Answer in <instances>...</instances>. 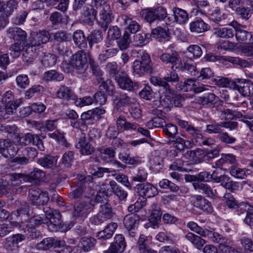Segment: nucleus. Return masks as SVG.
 Returning a JSON list of instances; mask_svg holds the SVG:
<instances>
[{
  "label": "nucleus",
  "instance_id": "nucleus-1",
  "mask_svg": "<svg viewBox=\"0 0 253 253\" xmlns=\"http://www.w3.org/2000/svg\"><path fill=\"white\" fill-rule=\"evenodd\" d=\"M108 1L109 0H92V2L94 7L99 10V15L102 20L101 24L102 30L105 31L109 27L108 32H118L119 29L117 26L109 25L113 17L111 16L110 6L107 4Z\"/></svg>",
  "mask_w": 253,
  "mask_h": 253
},
{
  "label": "nucleus",
  "instance_id": "nucleus-2",
  "mask_svg": "<svg viewBox=\"0 0 253 253\" xmlns=\"http://www.w3.org/2000/svg\"><path fill=\"white\" fill-rule=\"evenodd\" d=\"M133 34V42L135 46H142L149 42L151 37L159 42H166L170 39L169 33H131Z\"/></svg>",
  "mask_w": 253,
  "mask_h": 253
},
{
  "label": "nucleus",
  "instance_id": "nucleus-3",
  "mask_svg": "<svg viewBox=\"0 0 253 253\" xmlns=\"http://www.w3.org/2000/svg\"><path fill=\"white\" fill-rule=\"evenodd\" d=\"M16 37L18 41L23 42V45L36 46L45 43L49 40V33H31L28 39H26V33H19Z\"/></svg>",
  "mask_w": 253,
  "mask_h": 253
},
{
  "label": "nucleus",
  "instance_id": "nucleus-4",
  "mask_svg": "<svg viewBox=\"0 0 253 253\" xmlns=\"http://www.w3.org/2000/svg\"><path fill=\"white\" fill-rule=\"evenodd\" d=\"M150 62L149 55L147 53H143L141 56V60H136L133 62V75L139 77L145 74L150 73L152 71Z\"/></svg>",
  "mask_w": 253,
  "mask_h": 253
},
{
  "label": "nucleus",
  "instance_id": "nucleus-5",
  "mask_svg": "<svg viewBox=\"0 0 253 253\" xmlns=\"http://www.w3.org/2000/svg\"><path fill=\"white\" fill-rule=\"evenodd\" d=\"M93 209V205L90 201H81L75 206L73 218L80 221L84 220Z\"/></svg>",
  "mask_w": 253,
  "mask_h": 253
},
{
  "label": "nucleus",
  "instance_id": "nucleus-6",
  "mask_svg": "<svg viewBox=\"0 0 253 253\" xmlns=\"http://www.w3.org/2000/svg\"><path fill=\"white\" fill-rule=\"evenodd\" d=\"M99 211L91 218L92 224L99 225L104 221L111 219L113 215L112 209L110 205L107 202L100 206Z\"/></svg>",
  "mask_w": 253,
  "mask_h": 253
},
{
  "label": "nucleus",
  "instance_id": "nucleus-7",
  "mask_svg": "<svg viewBox=\"0 0 253 253\" xmlns=\"http://www.w3.org/2000/svg\"><path fill=\"white\" fill-rule=\"evenodd\" d=\"M28 198L31 204L36 207L44 205L49 201L47 193L42 192L36 187L32 188L29 190Z\"/></svg>",
  "mask_w": 253,
  "mask_h": 253
},
{
  "label": "nucleus",
  "instance_id": "nucleus-8",
  "mask_svg": "<svg viewBox=\"0 0 253 253\" xmlns=\"http://www.w3.org/2000/svg\"><path fill=\"white\" fill-rule=\"evenodd\" d=\"M102 188L104 192L108 195L115 194L120 200L125 201L127 196V193L117 184L114 180H111L109 184H102Z\"/></svg>",
  "mask_w": 253,
  "mask_h": 253
},
{
  "label": "nucleus",
  "instance_id": "nucleus-9",
  "mask_svg": "<svg viewBox=\"0 0 253 253\" xmlns=\"http://www.w3.org/2000/svg\"><path fill=\"white\" fill-rule=\"evenodd\" d=\"M115 80L119 87L124 90L134 91L141 87L139 83L132 81L127 75H117Z\"/></svg>",
  "mask_w": 253,
  "mask_h": 253
},
{
  "label": "nucleus",
  "instance_id": "nucleus-10",
  "mask_svg": "<svg viewBox=\"0 0 253 253\" xmlns=\"http://www.w3.org/2000/svg\"><path fill=\"white\" fill-rule=\"evenodd\" d=\"M107 39L109 41L117 40L119 48L121 50L126 49L130 43V35L128 33H107Z\"/></svg>",
  "mask_w": 253,
  "mask_h": 253
},
{
  "label": "nucleus",
  "instance_id": "nucleus-11",
  "mask_svg": "<svg viewBox=\"0 0 253 253\" xmlns=\"http://www.w3.org/2000/svg\"><path fill=\"white\" fill-rule=\"evenodd\" d=\"M172 90L170 88V92L169 93L164 92L165 94L160 96V102L162 105L166 107L171 105H174L175 107H180L182 105L184 99L180 95H174L173 96Z\"/></svg>",
  "mask_w": 253,
  "mask_h": 253
},
{
  "label": "nucleus",
  "instance_id": "nucleus-12",
  "mask_svg": "<svg viewBox=\"0 0 253 253\" xmlns=\"http://www.w3.org/2000/svg\"><path fill=\"white\" fill-rule=\"evenodd\" d=\"M26 238L25 235L22 234H13L5 239L4 246L10 252H16L18 250V244Z\"/></svg>",
  "mask_w": 253,
  "mask_h": 253
},
{
  "label": "nucleus",
  "instance_id": "nucleus-13",
  "mask_svg": "<svg viewBox=\"0 0 253 253\" xmlns=\"http://www.w3.org/2000/svg\"><path fill=\"white\" fill-rule=\"evenodd\" d=\"M233 88L244 96H253V83L250 81L240 80L234 83Z\"/></svg>",
  "mask_w": 253,
  "mask_h": 253
},
{
  "label": "nucleus",
  "instance_id": "nucleus-14",
  "mask_svg": "<svg viewBox=\"0 0 253 253\" xmlns=\"http://www.w3.org/2000/svg\"><path fill=\"white\" fill-rule=\"evenodd\" d=\"M161 60L166 63H171L172 69H180L182 67V62L181 59L176 51L171 53H163L160 56Z\"/></svg>",
  "mask_w": 253,
  "mask_h": 253
},
{
  "label": "nucleus",
  "instance_id": "nucleus-15",
  "mask_svg": "<svg viewBox=\"0 0 253 253\" xmlns=\"http://www.w3.org/2000/svg\"><path fill=\"white\" fill-rule=\"evenodd\" d=\"M135 189L140 195L147 198L153 197L158 193L157 189L149 183L138 184L136 185Z\"/></svg>",
  "mask_w": 253,
  "mask_h": 253
},
{
  "label": "nucleus",
  "instance_id": "nucleus-16",
  "mask_svg": "<svg viewBox=\"0 0 253 253\" xmlns=\"http://www.w3.org/2000/svg\"><path fill=\"white\" fill-rule=\"evenodd\" d=\"M191 202L193 205L198 209L208 213H211L213 211L211 203L201 195H197L191 198Z\"/></svg>",
  "mask_w": 253,
  "mask_h": 253
},
{
  "label": "nucleus",
  "instance_id": "nucleus-17",
  "mask_svg": "<svg viewBox=\"0 0 253 253\" xmlns=\"http://www.w3.org/2000/svg\"><path fill=\"white\" fill-rule=\"evenodd\" d=\"M80 152L83 155H90L94 151V147L86 139L85 136L79 138L76 144Z\"/></svg>",
  "mask_w": 253,
  "mask_h": 253
},
{
  "label": "nucleus",
  "instance_id": "nucleus-18",
  "mask_svg": "<svg viewBox=\"0 0 253 253\" xmlns=\"http://www.w3.org/2000/svg\"><path fill=\"white\" fill-rule=\"evenodd\" d=\"M126 247L124 236L122 234L116 235L114 238V242L112 243L109 249V253H122Z\"/></svg>",
  "mask_w": 253,
  "mask_h": 253
},
{
  "label": "nucleus",
  "instance_id": "nucleus-19",
  "mask_svg": "<svg viewBox=\"0 0 253 253\" xmlns=\"http://www.w3.org/2000/svg\"><path fill=\"white\" fill-rule=\"evenodd\" d=\"M203 237L207 238L213 243L218 244L219 247L228 243V239L226 237L213 231L205 229Z\"/></svg>",
  "mask_w": 253,
  "mask_h": 253
},
{
  "label": "nucleus",
  "instance_id": "nucleus-20",
  "mask_svg": "<svg viewBox=\"0 0 253 253\" xmlns=\"http://www.w3.org/2000/svg\"><path fill=\"white\" fill-rule=\"evenodd\" d=\"M150 215L149 218L150 222L153 224L154 228L158 227L159 222L161 220L162 212L159 206L156 203H153L149 209Z\"/></svg>",
  "mask_w": 253,
  "mask_h": 253
},
{
  "label": "nucleus",
  "instance_id": "nucleus-21",
  "mask_svg": "<svg viewBox=\"0 0 253 253\" xmlns=\"http://www.w3.org/2000/svg\"><path fill=\"white\" fill-rule=\"evenodd\" d=\"M87 63V57L85 52L80 51L73 55L71 58V65L78 69L83 68Z\"/></svg>",
  "mask_w": 253,
  "mask_h": 253
},
{
  "label": "nucleus",
  "instance_id": "nucleus-22",
  "mask_svg": "<svg viewBox=\"0 0 253 253\" xmlns=\"http://www.w3.org/2000/svg\"><path fill=\"white\" fill-rule=\"evenodd\" d=\"M117 227L118 225L116 223H110L105 227L104 230L98 232L97 235L98 239L103 241L110 239Z\"/></svg>",
  "mask_w": 253,
  "mask_h": 253
},
{
  "label": "nucleus",
  "instance_id": "nucleus-23",
  "mask_svg": "<svg viewBox=\"0 0 253 253\" xmlns=\"http://www.w3.org/2000/svg\"><path fill=\"white\" fill-rule=\"evenodd\" d=\"M5 106H4L0 103V120L6 119V114H12L15 112L18 104L16 101L9 102L5 103Z\"/></svg>",
  "mask_w": 253,
  "mask_h": 253
},
{
  "label": "nucleus",
  "instance_id": "nucleus-24",
  "mask_svg": "<svg viewBox=\"0 0 253 253\" xmlns=\"http://www.w3.org/2000/svg\"><path fill=\"white\" fill-rule=\"evenodd\" d=\"M45 213V218H47L48 222L54 226H59L61 223V214L57 210L49 208L44 211Z\"/></svg>",
  "mask_w": 253,
  "mask_h": 253
},
{
  "label": "nucleus",
  "instance_id": "nucleus-25",
  "mask_svg": "<svg viewBox=\"0 0 253 253\" xmlns=\"http://www.w3.org/2000/svg\"><path fill=\"white\" fill-rule=\"evenodd\" d=\"M56 95L58 98L67 101L74 100L76 99V95L73 91L69 87L65 85L60 86L57 91Z\"/></svg>",
  "mask_w": 253,
  "mask_h": 253
},
{
  "label": "nucleus",
  "instance_id": "nucleus-26",
  "mask_svg": "<svg viewBox=\"0 0 253 253\" xmlns=\"http://www.w3.org/2000/svg\"><path fill=\"white\" fill-rule=\"evenodd\" d=\"M91 179V177L89 175L86 176L84 178H82V179L80 180L82 184L75 190L69 193V198L72 200L79 198L82 195L86 187L85 183L90 181Z\"/></svg>",
  "mask_w": 253,
  "mask_h": 253
},
{
  "label": "nucleus",
  "instance_id": "nucleus-27",
  "mask_svg": "<svg viewBox=\"0 0 253 253\" xmlns=\"http://www.w3.org/2000/svg\"><path fill=\"white\" fill-rule=\"evenodd\" d=\"M193 184L195 190L198 191L201 193L206 195L209 197L213 198L214 195L218 196L219 195L216 192H213V188L207 184L194 182Z\"/></svg>",
  "mask_w": 253,
  "mask_h": 253
},
{
  "label": "nucleus",
  "instance_id": "nucleus-28",
  "mask_svg": "<svg viewBox=\"0 0 253 253\" xmlns=\"http://www.w3.org/2000/svg\"><path fill=\"white\" fill-rule=\"evenodd\" d=\"M58 158L57 156L46 155L39 158L38 164L44 168L50 169L56 165Z\"/></svg>",
  "mask_w": 253,
  "mask_h": 253
},
{
  "label": "nucleus",
  "instance_id": "nucleus-29",
  "mask_svg": "<svg viewBox=\"0 0 253 253\" xmlns=\"http://www.w3.org/2000/svg\"><path fill=\"white\" fill-rule=\"evenodd\" d=\"M191 32H206L210 30V26L201 19H197L190 24Z\"/></svg>",
  "mask_w": 253,
  "mask_h": 253
},
{
  "label": "nucleus",
  "instance_id": "nucleus-30",
  "mask_svg": "<svg viewBox=\"0 0 253 253\" xmlns=\"http://www.w3.org/2000/svg\"><path fill=\"white\" fill-rule=\"evenodd\" d=\"M139 222V217L136 214H128L124 219V224L127 230H134Z\"/></svg>",
  "mask_w": 253,
  "mask_h": 253
},
{
  "label": "nucleus",
  "instance_id": "nucleus-31",
  "mask_svg": "<svg viewBox=\"0 0 253 253\" xmlns=\"http://www.w3.org/2000/svg\"><path fill=\"white\" fill-rule=\"evenodd\" d=\"M100 158L105 162H112L115 156V151L112 148L103 147L98 149Z\"/></svg>",
  "mask_w": 253,
  "mask_h": 253
},
{
  "label": "nucleus",
  "instance_id": "nucleus-32",
  "mask_svg": "<svg viewBox=\"0 0 253 253\" xmlns=\"http://www.w3.org/2000/svg\"><path fill=\"white\" fill-rule=\"evenodd\" d=\"M16 33L17 34L14 36V39L17 41V42L12 45L9 48V50L11 51L10 55L14 58L19 57L20 55L21 52L24 49V47L27 46L23 45L22 41L20 40L18 41L16 39V37L18 34V33Z\"/></svg>",
  "mask_w": 253,
  "mask_h": 253
},
{
  "label": "nucleus",
  "instance_id": "nucleus-33",
  "mask_svg": "<svg viewBox=\"0 0 253 253\" xmlns=\"http://www.w3.org/2000/svg\"><path fill=\"white\" fill-rule=\"evenodd\" d=\"M97 11L91 6L86 7L84 11L83 21L89 25H91L96 18Z\"/></svg>",
  "mask_w": 253,
  "mask_h": 253
},
{
  "label": "nucleus",
  "instance_id": "nucleus-34",
  "mask_svg": "<svg viewBox=\"0 0 253 253\" xmlns=\"http://www.w3.org/2000/svg\"><path fill=\"white\" fill-rule=\"evenodd\" d=\"M137 247L140 253H156L155 251L147 246V237L144 235H141L139 237Z\"/></svg>",
  "mask_w": 253,
  "mask_h": 253
},
{
  "label": "nucleus",
  "instance_id": "nucleus-35",
  "mask_svg": "<svg viewBox=\"0 0 253 253\" xmlns=\"http://www.w3.org/2000/svg\"><path fill=\"white\" fill-rule=\"evenodd\" d=\"M28 178L27 182H32L35 181V182H40L44 177L45 174L43 171L38 169L35 168L29 175L27 174Z\"/></svg>",
  "mask_w": 253,
  "mask_h": 253
},
{
  "label": "nucleus",
  "instance_id": "nucleus-36",
  "mask_svg": "<svg viewBox=\"0 0 253 253\" xmlns=\"http://www.w3.org/2000/svg\"><path fill=\"white\" fill-rule=\"evenodd\" d=\"M28 178L27 174L20 173H15L10 176L11 185L13 186H19L22 181L27 182Z\"/></svg>",
  "mask_w": 253,
  "mask_h": 253
},
{
  "label": "nucleus",
  "instance_id": "nucleus-37",
  "mask_svg": "<svg viewBox=\"0 0 253 253\" xmlns=\"http://www.w3.org/2000/svg\"><path fill=\"white\" fill-rule=\"evenodd\" d=\"M250 170L241 169L235 166H232L230 170L231 175L239 179H245L247 175L250 173Z\"/></svg>",
  "mask_w": 253,
  "mask_h": 253
},
{
  "label": "nucleus",
  "instance_id": "nucleus-38",
  "mask_svg": "<svg viewBox=\"0 0 253 253\" xmlns=\"http://www.w3.org/2000/svg\"><path fill=\"white\" fill-rule=\"evenodd\" d=\"M175 21L179 24H183L188 19V15L186 11L179 8L173 10Z\"/></svg>",
  "mask_w": 253,
  "mask_h": 253
},
{
  "label": "nucleus",
  "instance_id": "nucleus-39",
  "mask_svg": "<svg viewBox=\"0 0 253 253\" xmlns=\"http://www.w3.org/2000/svg\"><path fill=\"white\" fill-rule=\"evenodd\" d=\"M95 244V240L92 238L84 237L79 243V247L84 252L90 251Z\"/></svg>",
  "mask_w": 253,
  "mask_h": 253
},
{
  "label": "nucleus",
  "instance_id": "nucleus-40",
  "mask_svg": "<svg viewBox=\"0 0 253 253\" xmlns=\"http://www.w3.org/2000/svg\"><path fill=\"white\" fill-rule=\"evenodd\" d=\"M56 56L50 53H44L41 59L42 64L45 67L54 66L56 64Z\"/></svg>",
  "mask_w": 253,
  "mask_h": 253
},
{
  "label": "nucleus",
  "instance_id": "nucleus-41",
  "mask_svg": "<svg viewBox=\"0 0 253 253\" xmlns=\"http://www.w3.org/2000/svg\"><path fill=\"white\" fill-rule=\"evenodd\" d=\"M165 125V119L158 116L154 117L146 123V126L150 129L155 127H163Z\"/></svg>",
  "mask_w": 253,
  "mask_h": 253
},
{
  "label": "nucleus",
  "instance_id": "nucleus-42",
  "mask_svg": "<svg viewBox=\"0 0 253 253\" xmlns=\"http://www.w3.org/2000/svg\"><path fill=\"white\" fill-rule=\"evenodd\" d=\"M36 134L28 133L20 137H17L16 142L22 145H28L31 143L33 144Z\"/></svg>",
  "mask_w": 253,
  "mask_h": 253
},
{
  "label": "nucleus",
  "instance_id": "nucleus-43",
  "mask_svg": "<svg viewBox=\"0 0 253 253\" xmlns=\"http://www.w3.org/2000/svg\"><path fill=\"white\" fill-rule=\"evenodd\" d=\"M100 80L102 81L99 87L100 90H105L108 95H112L114 93L115 87L112 84V82L110 80L104 81V78H101Z\"/></svg>",
  "mask_w": 253,
  "mask_h": 253
},
{
  "label": "nucleus",
  "instance_id": "nucleus-44",
  "mask_svg": "<svg viewBox=\"0 0 253 253\" xmlns=\"http://www.w3.org/2000/svg\"><path fill=\"white\" fill-rule=\"evenodd\" d=\"M150 82L154 85H157L162 87V89L165 91V92L168 93L170 92V87L169 84L165 80H163V79L156 77H152L150 78Z\"/></svg>",
  "mask_w": 253,
  "mask_h": 253
},
{
  "label": "nucleus",
  "instance_id": "nucleus-45",
  "mask_svg": "<svg viewBox=\"0 0 253 253\" xmlns=\"http://www.w3.org/2000/svg\"><path fill=\"white\" fill-rule=\"evenodd\" d=\"M43 78L46 81H61L63 80L64 76L63 74L57 72L55 70H51L45 72Z\"/></svg>",
  "mask_w": 253,
  "mask_h": 253
},
{
  "label": "nucleus",
  "instance_id": "nucleus-46",
  "mask_svg": "<svg viewBox=\"0 0 253 253\" xmlns=\"http://www.w3.org/2000/svg\"><path fill=\"white\" fill-rule=\"evenodd\" d=\"M253 10L249 7H239L236 12L238 15L243 19L248 20L252 15Z\"/></svg>",
  "mask_w": 253,
  "mask_h": 253
},
{
  "label": "nucleus",
  "instance_id": "nucleus-47",
  "mask_svg": "<svg viewBox=\"0 0 253 253\" xmlns=\"http://www.w3.org/2000/svg\"><path fill=\"white\" fill-rule=\"evenodd\" d=\"M24 232L27 238L31 239H37L42 236V233L35 227L30 226L29 224H26V229Z\"/></svg>",
  "mask_w": 253,
  "mask_h": 253
},
{
  "label": "nucleus",
  "instance_id": "nucleus-48",
  "mask_svg": "<svg viewBox=\"0 0 253 253\" xmlns=\"http://www.w3.org/2000/svg\"><path fill=\"white\" fill-rule=\"evenodd\" d=\"M73 39L76 44L80 48L86 46V41L84 33H74Z\"/></svg>",
  "mask_w": 253,
  "mask_h": 253
},
{
  "label": "nucleus",
  "instance_id": "nucleus-49",
  "mask_svg": "<svg viewBox=\"0 0 253 253\" xmlns=\"http://www.w3.org/2000/svg\"><path fill=\"white\" fill-rule=\"evenodd\" d=\"M163 158L160 156H155L151 161V169L155 172H159L163 167Z\"/></svg>",
  "mask_w": 253,
  "mask_h": 253
},
{
  "label": "nucleus",
  "instance_id": "nucleus-50",
  "mask_svg": "<svg viewBox=\"0 0 253 253\" xmlns=\"http://www.w3.org/2000/svg\"><path fill=\"white\" fill-rule=\"evenodd\" d=\"M156 239L163 243H172L174 241L173 235L166 231L159 232L156 236Z\"/></svg>",
  "mask_w": 253,
  "mask_h": 253
},
{
  "label": "nucleus",
  "instance_id": "nucleus-51",
  "mask_svg": "<svg viewBox=\"0 0 253 253\" xmlns=\"http://www.w3.org/2000/svg\"><path fill=\"white\" fill-rule=\"evenodd\" d=\"M223 198L226 206L229 208L234 209V208L237 207L238 203L231 193H225Z\"/></svg>",
  "mask_w": 253,
  "mask_h": 253
},
{
  "label": "nucleus",
  "instance_id": "nucleus-52",
  "mask_svg": "<svg viewBox=\"0 0 253 253\" xmlns=\"http://www.w3.org/2000/svg\"><path fill=\"white\" fill-rule=\"evenodd\" d=\"M46 109V106L42 103H33L31 105V107H27L24 108V110L27 111V115L30 114L31 111L38 113H41L44 111Z\"/></svg>",
  "mask_w": 253,
  "mask_h": 253
},
{
  "label": "nucleus",
  "instance_id": "nucleus-53",
  "mask_svg": "<svg viewBox=\"0 0 253 253\" xmlns=\"http://www.w3.org/2000/svg\"><path fill=\"white\" fill-rule=\"evenodd\" d=\"M54 244V239L52 238H47L39 243L37 248L42 250H47L52 247Z\"/></svg>",
  "mask_w": 253,
  "mask_h": 253
},
{
  "label": "nucleus",
  "instance_id": "nucleus-54",
  "mask_svg": "<svg viewBox=\"0 0 253 253\" xmlns=\"http://www.w3.org/2000/svg\"><path fill=\"white\" fill-rule=\"evenodd\" d=\"M236 38L239 42H252L253 43V35L251 33H236Z\"/></svg>",
  "mask_w": 253,
  "mask_h": 253
},
{
  "label": "nucleus",
  "instance_id": "nucleus-55",
  "mask_svg": "<svg viewBox=\"0 0 253 253\" xmlns=\"http://www.w3.org/2000/svg\"><path fill=\"white\" fill-rule=\"evenodd\" d=\"M186 131L192 136V140H195L196 142H197V140H200L202 138V134L200 130L191 125L187 127Z\"/></svg>",
  "mask_w": 253,
  "mask_h": 253
},
{
  "label": "nucleus",
  "instance_id": "nucleus-56",
  "mask_svg": "<svg viewBox=\"0 0 253 253\" xmlns=\"http://www.w3.org/2000/svg\"><path fill=\"white\" fill-rule=\"evenodd\" d=\"M163 128L164 132L169 137L173 138L177 133V126L172 124L165 125Z\"/></svg>",
  "mask_w": 253,
  "mask_h": 253
},
{
  "label": "nucleus",
  "instance_id": "nucleus-57",
  "mask_svg": "<svg viewBox=\"0 0 253 253\" xmlns=\"http://www.w3.org/2000/svg\"><path fill=\"white\" fill-rule=\"evenodd\" d=\"M74 160V153L68 151L64 153L62 158V163L67 167L71 166Z\"/></svg>",
  "mask_w": 253,
  "mask_h": 253
},
{
  "label": "nucleus",
  "instance_id": "nucleus-58",
  "mask_svg": "<svg viewBox=\"0 0 253 253\" xmlns=\"http://www.w3.org/2000/svg\"><path fill=\"white\" fill-rule=\"evenodd\" d=\"M215 84L221 87H229L230 85L234 84L227 78L217 77L213 79Z\"/></svg>",
  "mask_w": 253,
  "mask_h": 253
},
{
  "label": "nucleus",
  "instance_id": "nucleus-59",
  "mask_svg": "<svg viewBox=\"0 0 253 253\" xmlns=\"http://www.w3.org/2000/svg\"><path fill=\"white\" fill-rule=\"evenodd\" d=\"M195 4L197 7V8L195 9L196 13L200 12L202 14H205V12L202 11V9L209 8L210 7V3L207 0H195Z\"/></svg>",
  "mask_w": 253,
  "mask_h": 253
},
{
  "label": "nucleus",
  "instance_id": "nucleus-60",
  "mask_svg": "<svg viewBox=\"0 0 253 253\" xmlns=\"http://www.w3.org/2000/svg\"><path fill=\"white\" fill-rule=\"evenodd\" d=\"M222 123H213L207 126L206 131L209 133H218L221 131Z\"/></svg>",
  "mask_w": 253,
  "mask_h": 253
},
{
  "label": "nucleus",
  "instance_id": "nucleus-61",
  "mask_svg": "<svg viewBox=\"0 0 253 253\" xmlns=\"http://www.w3.org/2000/svg\"><path fill=\"white\" fill-rule=\"evenodd\" d=\"M16 82L17 85L22 88H25L30 83L28 76L25 75L18 76L16 78Z\"/></svg>",
  "mask_w": 253,
  "mask_h": 253
},
{
  "label": "nucleus",
  "instance_id": "nucleus-62",
  "mask_svg": "<svg viewBox=\"0 0 253 253\" xmlns=\"http://www.w3.org/2000/svg\"><path fill=\"white\" fill-rule=\"evenodd\" d=\"M210 15V19L213 22H218L222 19V14L220 8L218 6L214 7Z\"/></svg>",
  "mask_w": 253,
  "mask_h": 253
},
{
  "label": "nucleus",
  "instance_id": "nucleus-63",
  "mask_svg": "<svg viewBox=\"0 0 253 253\" xmlns=\"http://www.w3.org/2000/svg\"><path fill=\"white\" fill-rule=\"evenodd\" d=\"M196 86L195 80L188 79L180 84V89L183 91H188L194 89L193 86Z\"/></svg>",
  "mask_w": 253,
  "mask_h": 253
},
{
  "label": "nucleus",
  "instance_id": "nucleus-64",
  "mask_svg": "<svg viewBox=\"0 0 253 253\" xmlns=\"http://www.w3.org/2000/svg\"><path fill=\"white\" fill-rule=\"evenodd\" d=\"M251 207L252 206L250 205L248 203L241 202L238 203L237 207L234 208V210H235L236 213L240 215L245 212L247 213Z\"/></svg>",
  "mask_w": 253,
  "mask_h": 253
}]
</instances>
